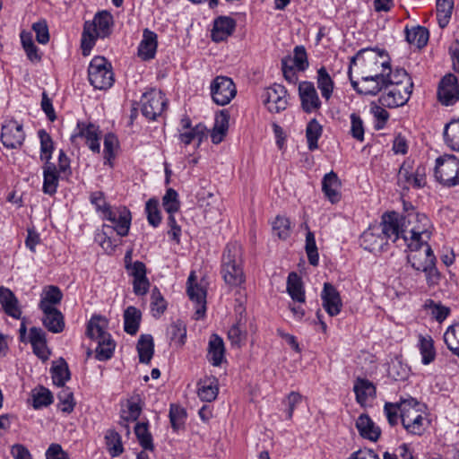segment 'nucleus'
Wrapping results in <instances>:
<instances>
[{
  "label": "nucleus",
  "mask_w": 459,
  "mask_h": 459,
  "mask_svg": "<svg viewBox=\"0 0 459 459\" xmlns=\"http://www.w3.org/2000/svg\"><path fill=\"white\" fill-rule=\"evenodd\" d=\"M418 415H424L421 411V404L412 397L402 399L401 421L413 419Z\"/></svg>",
  "instance_id": "3c124183"
},
{
  "label": "nucleus",
  "mask_w": 459,
  "mask_h": 459,
  "mask_svg": "<svg viewBox=\"0 0 459 459\" xmlns=\"http://www.w3.org/2000/svg\"><path fill=\"white\" fill-rule=\"evenodd\" d=\"M305 250L307 255L308 263L316 266L319 263L318 249L316 243V238L314 232L307 230L306 234Z\"/></svg>",
  "instance_id": "4d7b16f0"
},
{
  "label": "nucleus",
  "mask_w": 459,
  "mask_h": 459,
  "mask_svg": "<svg viewBox=\"0 0 459 459\" xmlns=\"http://www.w3.org/2000/svg\"><path fill=\"white\" fill-rule=\"evenodd\" d=\"M157 34L149 30L144 29L143 39L138 46V56L143 60H150L155 56L158 47Z\"/></svg>",
  "instance_id": "a878e982"
},
{
  "label": "nucleus",
  "mask_w": 459,
  "mask_h": 459,
  "mask_svg": "<svg viewBox=\"0 0 459 459\" xmlns=\"http://www.w3.org/2000/svg\"><path fill=\"white\" fill-rule=\"evenodd\" d=\"M437 98L442 105L453 106L459 100L458 80L455 75H445L438 85Z\"/></svg>",
  "instance_id": "2eb2a0df"
},
{
  "label": "nucleus",
  "mask_w": 459,
  "mask_h": 459,
  "mask_svg": "<svg viewBox=\"0 0 459 459\" xmlns=\"http://www.w3.org/2000/svg\"><path fill=\"white\" fill-rule=\"evenodd\" d=\"M401 423L408 434L422 436L429 428V420L426 415H418L411 420H403Z\"/></svg>",
  "instance_id": "ea45409f"
},
{
  "label": "nucleus",
  "mask_w": 459,
  "mask_h": 459,
  "mask_svg": "<svg viewBox=\"0 0 459 459\" xmlns=\"http://www.w3.org/2000/svg\"><path fill=\"white\" fill-rule=\"evenodd\" d=\"M236 21L229 16H219L213 21L211 38L214 42L226 40L236 30Z\"/></svg>",
  "instance_id": "4be33fe9"
},
{
  "label": "nucleus",
  "mask_w": 459,
  "mask_h": 459,
  "mask_svg": "<svg viewBox=\"0 0 459 459\" xmlns=\"http://www.w3.org/2000/svg\"><path fill=\"white\" fill-rule=\"evenodd\" d=\"M405 39L411 45L416 46L418 48H422L428 43L429 33V30L420 25L413 26L411 29L406 26Z\"/></svg>",
  "instance_id": "72a5a7b5"
},
{
  "label": "nucleus",
  "mask_w": 459,
  "mask_h": 459,
  "mask_svg": "<svg viewBox=\"0 0 459 459\" xmlns=\"http://www.w3.org/2000/svg\"><path fill=\"white\" fill-rule=\"evenodd\" d=\"M62 299L63 293L57 286H46L43 289L39 307L40 310L56 309L55 306L59 304Z\"/></svg>",
  "instance_id": "473e14b6"
},
{
  "label": "nucleus",
  "mask_w": 459,
  "mask_h": 459,
  "mask_svg": "<svg viewBox=\"0 0 459 459\" xmlns=\"http://www.w3.org/2000/svg\"><path fill=\"white\" fill-rule=\"evenodd\" d=\"M316 84L322 97L328 101L333 92L334 82L325 66H321L316 72Z\"/></svg>",
  "instance_id": "c9c22d12"
},
{
  "label": "nucleus",
  "mask_w": 459,
  "mask_h": 459,
  "mask_svg": "<svg viewBox=\"0 0 459 459\" xmlns=\"http://www.w3.org/2000/svg\"><path fill=\"white\" fill-rule=\"evenodd\" d=\"M350 135L357 142L363 143L366 130L363 119L358 113L353 112L350 115Z\"/></svg>",
  "instance_id": "603ef678"
},
{
  "label": "nucleus",
  "mask_w": 459,
  "mask_h": 459,
  "mask_svg": "<svg viewBox=\"0 0 459 459\" xmlns=\"http://www.w3.org/2000/svg\"><path fill=\"white\" fill-rule=\"evenodd\" d=\"M187 295L189 299L196 303L195 319L204 317L206 311V290L196 282L195 272H191L187 279Z\"/></svg>",
  "instance_id": "dca6fc26"
},
{
  "label": "nucleus",
  "mask_w": 459,
  "mask_h": 459,
  "mask_svg": "<svg viewBox=\"0 0 459 459\" xmlns=\"http://www.w3.org/2000/svg\"><path fill=\"white\" fill-rule=\"evenodd\" d=\"M145 212L149 224L154 228L158 227L161 222L159 200L156 198L149 199L145 204Z\"/></svg>",
  "instance_id": "bf43d9fd"
},
{
  "label": "nucleus",
  "mask_w": 459,
  "mask_h": 459,
  "mask_svg": "<svg viewBox=\"0 0 459 459\" xmlns=\"http://www.w3.org/2000/svg\"><path fill=\"white\" fill-rule=\"evenodd\" d=\"M287 90L281 84L274 83L266 88L262 94L264 104L272 113H279L286 109L288 101Z\"/></svg>",
  "instance_id": "f8f14e48"
},
{
  "label": "nucleus",
  "mask_w": 459,
  "mask_h": 459,
  "mask_svg": "<svg viewBox=\"0 0 459 459\" xmlns=\"http://www.w3.org/2000/svg\"><path fill=\"white\" fill-rule=\"evenodd\" d=\"M403 220L408 225V248L417 249L428 242L431 235L429 230L430 221L424 213L410 212L403 215Z\"/></svg>",
  "instance_id": "39448f33"
},
{
  "label": "nucleus",
  "mask_w": 459,
  "mask_h": 459,
  "mask_svg": "<svg viewBox=\"0 0 459 459\" xmlns=\"http://www.w3.org/2000/svg\"><path fill=\"white\" fill-rule=\"evenodd\" d=\"M418 347L421 355V362L423 365H429L435 360L436 351L434 347V341L430 335L424 336L420 334Z\"/></svg>",
  "instance_id": "a19ab883"
},
{
  "label": "nucleus",
  "mask_w": 459,
  "mask_h": 459,
  "mask_svg": "<svg viewBox=\"0 0 459 459\" xmlns=\"http://www.w3.org/2000/svg\"><path fill=\"white\" fill-rule=\"evenodd\" d=\"M212 100L219 106L229 104L236 96L237 89L233 81L227 76H216L210 86Z\"/></svg>",
  "instance_id": "9d476101"
},
{
  "label": "nucleus",
  "mask_w": 459,
  "mask_h": 459,
  "mask_svg": "<svg viewBox=\"0 0 459 459\" xmlns=\"http://www.w3.org/2000/svg\"><path fill=\"white\" fill-rule=\"evenodd\" d=\"M167 336L175 345L183 346L186 338V325L181 320L172 322L167 328Z\"/></svg>",
  "instance_id": "c03bdc74"
},
{
  "label": "nucleus",
  "mask_w": 459,
  "mask_h": 459,
  "mask_svg": "<svg viewBox=\"0 0 459 459\" xmlns=\"http://www.w3.org/2000/svg\"><path fill=\"white\" fill-rule=\"evenodd\" d=\"M107 446H108L111 456L120 455L123 451V445L120 435L115 430H108L105 436Z\"/></svg>",
  "instance_id": "0e129e2a"
},
{
  "label": "nucleus",
  "mask_w": 459,
  "mask_h": 459,
  "mask_svg": "<svg viewBox=\"0 0 459 459\" xmlns=\"http://www.w3.org/2000/svg\"><path fill=\"white\" fill-rule=\"evenodd\" d=\"M341 186V180L334 171H330L324 176L322 179V191L332 204L340 202L342 198Z\"/></svg>",
  "instance_id": "b1692460"
},
{
  "label": "nucleus",
  "mask_w": 459,
  "mask_h": 459,
  "mask_svg": "<svg viewBox=\"0 0 459 459\" xmlns=\"http://www.w3.org/2000/svg\"><path fill=\"white\" fill-rule=\"evenodd\" d=\"M384 74V82H385V87H413V82L403 68H395L394 70L392 69L390 65V61L388 62V69Z\"/></svg>",
  "instance_id": "393cba45"
},
{
  "label": "nucleus",
  "mask_w": 459,
  "mask_h": 459,
  "mask_svg": "<svg viewBox=\"0 0 459 459\" xmlns=\"http://www.w3.org/2000/svg\"><path fill=\"white\" fill-rule=\"evenodd\" d=\"M323 307L330 316H335L340 314L342 302L336 288L330 282H325L321 292Z\"/></svg>",
  "instance_id": "6ab92c4d"
},
{
  "label": "nucleus",
  "mask_w": 459,
  "mask_h": 459,
  "mask_svg": "<svg viewBox=\"0 0 459 459\" xmlns=\"http://www.w3.org/2000/svg\"><path fill=\"white\" fill-rule=\"evenodd\" d=\"M410 368L403 364L398 358L393 359L389 365L388 375L395 381L404 380L408 377Z\"/></svg>",
  "instance_id": "680f3d73"
},
{
  "label": "nucleus",
  "mask_w": 459,
  "mask_h": 459,
  "mask_svg": "<svg viewBox=\"0 0 459 459\" xmlns=\"http://www.w3.org/2000/svg\"><path fill=\"white\" fill-rule=\"evenodd\" d=\"M287 291L293 301L299 303L305 302V290L301 278L297 273L292 272L287 279Z\"/></svg>",
  "instance_id": "4c0bfd02"
},
{
  "label": "nucleus",
  "mask_w": 459,
  "mask_h": 459,
  "mask_svg": "<svg viewBox=\"0 0 459 459\" xmlns=\"http://www.w3.org/2000/svg\"><path fill=\"white\" fill-rule=\"evenodd\" d=\"M403 215L395 212H385L382 216V221L377 226L381 229V234L385 236L387 243L391 239L399 247H408L409 241L408 225L404 222Z\"/></svg>",
  "instance_id": "20e7f679"
},
{
  "label": "nucleus",
  "mask_w": 459,
  "mask_h": 459,
  "mask_svg": "<svg viewBox=\"0 0 459 459\" xmlns=\"http://www.w3.org/2000/svg\"><path fill=\"white\" fill-rule=\"evenodd\" d=\"M198 397L204 402H212L219 393L218 379L212 376L205 377L197 383Z\"/></svg>",
  "instance_id": "7c9ffc66"
},
{
  "label": "nucleus",
  "mask_w": 459,
  "mask_h": 459,
  "mask_svg": "<svg viewBox=\"0 0 459 459\" xmlns=\"http://www.w3.org/2000/svg\"><path fill=\"white\" fill-rule=\"evenodd\" d=\"M221 276L230 287L241 286L246 280L243 271V250L238 242L229 243L221 257Z\"/></svg>",
  "instance_id": "f03ea898"
},
{
  "label": "nucleus",
  "mask_w": 459,
  "mask_h": 459,
  "mask_svg": "<svg viewBox=\"0 0 459 459\" xmlns=\"http://www.w3.org/2000/svg\"><path fill=\"white\" fill-rule=\"evenodd\" d=\"M100 316H92L87 326V335L97 341L96 359L105 361L113 356L116 344L111 335L104 330V326L100 325Z\"/></svg>",
  "instance_id": "423d86ee"
},
{
  "label": "nucleus",
  "mask_w": 459,
  "mask_h": 459,
  "mask_svg": "<svg viewBox=\"0 0 459 459\" xmlns=\"http://www.w3.org/2000/svg\"><path fill=\"white\" fill-rule=\"evenodd\" d=\"M162 206L167 213H175L180 209L178 194L173 188L167 189L162 197Z\"/></svg>",
  "instance_id": "e2e57ef3"
},
{
  "label": "nucleus",
  "mask_w": 459,
  "mask_h": 459,
  "mask_svg": "<svg viewBox=\"0 0 459 459\" xmlns=\"http://www.w3.org/2000/svg\"><path fill=\"white\" fill-rule=\"evenodd\" d=\"M167 107V99L160 91L152 89L143 94L141 99V111L149 120H156Z\"/></svg>",
  "instance_id": "1a4fd4ad"
},
{
  "label": "nucleus",
  "mask_w": 459,
  "mask_h": 459,
  "mask_svg": "<svg viewBox=\"0 0 459 459\" xmlns=\"http://www.w3.org/2000/svg\"><path fill=\"white\" fill-rule=\"evenodd\" d=\"M38 136L40 141V154L39 159L45 163H52V154L55 150L54 142L50 134L45 130L40 129L38 131Z\"/></svg>",
  "instance_id": "37998d69"
},
{
  "label": "nucleus",
  "mask_w": 459,
  "mask_h": 459,
  "mask_svg": "<svg viewBox=\"0 0 459 459\" xmlns=\"http://www.w3.org/2000/svg\"><path fill=\"white\" fill-rule=\"evenodd\" d=\"M322 126L316 118L311 119L306 128V137L307 141V147L309 151L317 149V141L322 134Z\"/></svg>",
  "instance_id": "8fccbe9b"
},
{
  "label": "nucleus",
  "mask_w": 459,
  "mask_h": 459,
  "mask_svg": "<svg viewBox=\"0 0 459 459\" xmlns=\"http://www.w3.org/2000/svg\"><path fill=\"white\" fill-rule=\"evenodd\" d=\"M78 133L73 134L71 140L74 142L77 137H82L86 140V144L93 152H99L100 145V127L92 123H77Z\"/></svg>",
  "instance_id": "aec40b11"
},
{
  "label": "nucleus",
  "mask_w": 459,
  "mask_h": 459,
  "mask_svg": "<svg viewBox=\"0 0 459 459\" xmlns=\"http://www.w3.org/2000/svg\"><path fill=\"white\" fill-rule=\"evenodd\" d=\"M381 229L377 226L370 227L360 236V245L364 249L370 252L385 251L387 242L385 236L381 234Z\"/></svg>",
  "instance_id": "412c9836"
},
{
  "label": "nucleus",
  "mask_w": 459,
  "mask_h": 459,
  "mask_svg": "<svg viewBox=\"0 0 459 459\" xmlns=\"http://www.w3.org/2000/svg\"><path fill=\"white\" fill-rule=\"evenodd\" d=\"M447 349L459 358V322L450 325L444 333Z\"/></svg>",
  "instance_id": "09e8293b"
},
{
  "label": "nucleus",
  "mask_w": 459,
  "mask_h": 459,
  "mask_svg": "<svg viewBox=\"0 0 459 459\" xmlns=\"http://www.w3.org/2000/svg\"><path fill=\"white\" fill-rule=\"evenodd\" d=\"M409 249L411 253L408 255L407 260L408 263L411 264V267L416 271L420 272L424 269L428 262L436 261V256L428 242H425L424 245H420L417 249Z\"/></svg>",
  "instance_id": "5701e85b"
},
{
  "label": "nucleus",
  "mask_w": 459,
  "mask_h": 459,
  "mask_svg": "<svg viewBox=\"0 0 459 459\" xmlns=\"http://www.w3.org/2000/svg\"><path fill=\"white\" fill-rule=\"evenodd\" d=\"M388 54L384 49L378 48H362L351 58L348 76L352 74V68L356 67L360 76L383 74L388 69Z\"/></svg>",
  "instance_id": "f257e3e1"
},
{
  "label": "nucleus",
  "mask_w": 459,
  "mask_h": 459,
  "mask_svg": "<svg viewBox=\"0 0 459 459\" xmlns=\"http://www.w3.org/2000/svg\"><path fill=\"white\" fill-rule=\"evenodd\" d=\"M298 90L301 108L305 113L309 114L320 109L322 102L312 82H300Z\"/></svg>",
  "instance_id": "4468645a"
},
{
  "label": "nucleus",
  "mask_w": 459,
  "mask_h": 459,
  "mask_svg": "<svg viewBox=\"0 0 459 459\" xmlns=\"http://www.w3.org/2000/svg\"><path fill=\"white\" fill-rule=\"evenodd\" d=\"M435 178L444 186L459 185V159L453 154H445L436 160Z\"/></svg>",
  "instance_id": "6e6552de"
},
{
  "label": "nucleus",
  "mask_w": 459,
  "mask_h": 459,
  "mask_svg": "<svg viewBox=\"0 0 459 459\" xmlns=\"http://www.w3.org/2000/svg\"><path fill=\"white\" fill-rule=\"evenodd\" d=\"M354 91L360 95L376 96L385 89L384 74H379L377 77L373 74L361 76V85L353 80L352 75L349 77Z\"/></svg>",
  "instance_id": "f3484780"
},
{
  "label": "nucleus",
  "mask_w": 459,
  "mask_h": 459,
  "mask_svg": "<svg viewBox=\"0 0 459 459\" xmlns=\"http://www.w3.org/2000/svg\"><path fill=\"white\" fill-rule=\"evenodd\" d=\"M114 19L108 11H101L95 14L92 22H85L82 33L81 48L84 56L90 55L98 38L105 39L112 32Z\"/></svg>",
  "instance_id": "7ed1b4c3"
},
{
  "label": "nucleus",
  "mask_w": 459,
  "mask_h": 459,
  "mask_svg": "<svg viewBox=\"0 0 459 459\" xmlns=\"http://www.w3.org/2000/svg\"><path fill=\"white\" fill-rule=\"evenodd\" d=\"M25 139L22 125L15 120H9L2 126L1 141L8 149L21 146Z\"/></svg>",
  "instance_id": "a211bd4d"
},
{
  "label": "nucleus",
  "mask_w": 459,
  "mask_h": 459,
  "mask_svg": "<svg viewBox=\"0 0 459 459\" xmlns=\"http://www.w3.org/2000/svg\"><path fill=\"white\" fill-rule=\"evenodd\" d=\"M444 139L452 150L459 152V118L446 125Z\"/></svg>",
  "instance_id": "de8ad7c7"
},
{
  "label": "nucleus",
  "mask_w": 459,
  "mask_h": 459,
  "mask_svg": "<svg viewBox=\"0 0 459 459\" xmlns=\"http://www.w3.org/2000/svg\"><path fill=\"white\" fill-rule=\"evenodd\" d=\"M0 304L9 316L14 319L21 318L22 310L17 298L11 290L4 286L0 287Z\"/></svg>",
  "instance_id": "bb28decb"
},
{
  "label": "nucleus",
  "mask_w": 459,
  "mask_h": 459,
  "mask_svg": "<svg viewBox=\"0 0 459 459\" xmlns=\"http://www.w3.org/2000/svg\"><path fill=\"white\" fill-rule=\"evenodd\" d=\"M247 338V331L244 324L239 319L228 331V339L232 346L241 347Z\"/></svg>",
  "instance_id": "6e6d98bb"
},
{
  "label": "nucleus",
  "mask_w": 459,
  "mask_h": 459,
  "mask_svg": "<svg viewBox=\"0 0 459 459\" xmlns=\"http://www.w3.org/2000/svg\"><path fill=\"white\" fill-rule=\"evenodd\" d=\"M134 434L137 437L140 446L144 450H154L153 439L151 432L149 431L148 421L136 423L134 427Z\"/></svg>",
  "instance_id": "49530a36"
},
{
  "label": "nucleus",
  "mask_w": 459,
  "mask_h": 459,
  "mask_svg": "<svg viewBox=\"0 0 459 459\" xmlns=\"http://www.w3.org/2000/svg\"><path fill=\"white\" fill-rule=\"evenodd\" d=\"M136 350L141 363H150L154 353V342L151 334H142L137 342Z\"/></svg>",
  "instance_id": "58836bf2"
},
{
  "label": "nucleus",
  "mask_w": 459,
  "mask_h": 459,
  "mask_svg": "<svg viewBox=\"0 0 459 459\" xmlns=\"http://www.w3.org/2000/svg\"><path fill=\"white\" fill-rule=\"evenodd\" d=\"M58 408L65 413H71L76 404L74 394L67 386H61V390L57 394Z\"/></svg>",
  "instance_id": "5fc2aeb1"
},
{
  "label": "nucleus",
  "mask_w": 459,
  "mask_h": 459,
  "mask_svg": "<svg viewBox=\"0 0 459 459\" xmlns=\"http://www.w3.org/2000/svg\"><path fill=\"white\" fill-rule=\"evenodd\" d=\"M186 411L184 408L171 404L169 409V420L171 423V427L175 431L180 429L186 421Z\"/></svg>",
  "instance_id": "69168bd1"
},
{
  "label": "nucleus",
  "mask_w": 459,
  "mask_h": 459,
  "mask_svg": "<svg viewBox=\"0 0 459 459\" xmlns=\"http://www.w3.org/2000/svg\"><path fill=\"white\" fill-rule=\"evenodd\" d=\"M151 308L155 317H160L167 309V301L156 286L152 290Z\"/></svg>",
  "instance_id": "13d9d810"
},
{
  "label": "nucleus",
  "mask_w": 459,
  "mask_h": 459,
  "mask_svg": "<svg viewBox=\"0 0 459 459\" xmlns=\"http://www.w3.org/2000/svg\"><path fill=\"white\" fill-rule=\"evenodd\" d=\"M32 398L34 409L47 407L53 403L52 393L43 386L39 391L33 393Z\"/></svg>",
  "instance_id": "774afa93"
},
{
  "label": "nucleus",
  "mask_w": 459,
  "mask_h": 459,
  "mask_svg": "<svg viewBox=\"0 0 459 459\" xmlns=\"http://www.w3.org/2000/svg\"><path fill=\"white\" fill-rule=\"evenodd\" d=\"M413 179L414 172L412 170V162L406 160L401 165L397 175L398 185L403 190H409L410 187H414Z\"/></svg>",
  "instance_id": "a18cd8bd"
},
{
  "label": "nucleus",
  "mask_w": 459,
  "mask_h": 459,
  "mask_svg": "<svg viewBox=\"0 0 459 459\" xmlns=\"http://www.w3.org/2000/svg\"><path fill=\"white\" fill-rule=\"evenodd\" d=\"M205 126L200 123L190 130L181 133L179 134V139L186 145L190 144L195 139H197L200 143L205 136Z\"/></svg>",
  "instance_id": "338daca9"
},
{
  "label": "nucleus",
  "mask_w": 459,
  "mask_h": 459,
  "mask_svg": "<svg viewBox=\"0 0 459 459\" xmlns=\"http://www.w3.org/2000/svg\"><path fill=\"white\" fill-rule=\"evenodd\" d=\"M141 319V311L134 306H129L124 312L125 332L130 335H135L139 330Z\"/></svg>",
  "instance_id": "f704fd0d"
},
{
  "label": "nucleus",
  "mask_w": 459,
  "mask_h": 459,
  "mask_svg": "<svg viewBox=\"0 0 459 459\" xmlns=\"http://www.w3.org/2000/svg\"><path fill=\"white\" fill-rule=\"evenodd\" d=\"M384 412L391 427H394L401 421L402 399L399 403L386 402L384 405Z\"/></svg>",
  "instance_id": "052dcab7"
},
{
  "label": "nucleus",
  "mask_w": 459,
  "mask_h": 459,
  "mask_svg": "<svg viewBox=\"0 0 459 459\" xmlns=\"http://www.w3.org/2000/svg\"><path fill=\"white\" fill-rule=\"evenodd\" d=\"M43 313L42 324L53 333H59L65 329V318L57 308L41 310Z\"/></svg>",
  "instance_id": "2f4dec72"
},
{
  "label": "nucleus",
  "mask_w": 459,
  "mask_h": 459,
  "mask_svg": "<svg viewBox=\"0 0 459 459\" xmlns=\"http://www.w3.org/2000/svg\"><path fill=\"white\" fill-rule=\"evenodd\" d=\"M88 79L95 89H109L114 83L111 64L103 56L93 57L88 67Z\"/></svg>",
  "instance_id": "0eeeda50"
},
{
  "label": "nucleus",
  "mask_w": 459,
  "mask_h": 459,
  "mask_svg": "<svg viewBox=\"0 0 459 459\" xmlns=\"http://www.w3.org/2000/svg\"><path fill=\"white\" fill-rule=\"evenodd\" d=\"M353 390L356 394V401L361 405H363L368 398H373L376 395V387L368 379L358 378L354 384Z\"/></svg>",
  "instance_id": "e433bc0d"
},
{
  "label": "nucleus",
  "mask_w": 459,
  "mask_h": 459,
  "mask_svg": "<svg viewBox=\"0 0 459 459\" xmlns=\"http://www.w3.org/2000/svg\"><path fill=\"white\" fill-rule=\"evenodd\" d=\"M356 428L359 435L363 438L370 441H377L380 435L381 429L368 414H361L356 420Z\"/></svg>",
  "instance_id": "c756f323"
},
{
  "label": "nucleus",
  "mask_w": 459,
  "mask_h": 459,
  "mask_svg": "<svg viewBox=\"0 0 459 459\" xmlns=\"http://www.w3.org/2000/svg\"><path fill=\"white\" fill-rule=\"evenodd\" d=\"M50 371L53 383L59 387L65 386V382L70 379L71 374L68 365L63 358L52 365Z\"/></svg>",
  "instance_id": "79ce46f5"
},
{
  "label": "nucleus",
  "mask_w": 459,
  "mask_h": 459,
  "mask_svg": "<svg viewBox=\"0 0 459 459\" xmlns=\"http://www.w3.org/2000/svg\"><path fill=\"white\" fill-rule=\"evenodd\" d=\"M283 59H290V65H292L299 71H305L308 65V59L306 48L304 46H296L293 50V56H286Z\"/></svg>",
  "instance_id": "864d4df0"
},
{
  "label": "nucleus",
  "mask_w": 459,
  "mask_h": 459,
  "mask_svg": "<svg viewBox=\"0 0 459 459\" xmlns=\"http://www.w3.org/2000/svg\"><path fill=\"white\" fill-rule=\"evenodd\" d=\"M102 219L107 220L112 223L111 226L104 224L102 226L103 230L105 229H110L115 230L120 237H126L128 235L132 216L130 211L126 207L120 206L115 210L111 208L107 212Z\"/></svg>",
  "instance_id": "9b49d317"
},
{
  "label": "nucleus",
  "mask_w": 459,
  "mask_h": 459,
  "mask_svg": "<svg viewBox=\"0 0 459 459\" xmlns=\"http://www.w3.org/2000/svg\"><path fill=\"white\" fill-rule=\"evenodd\" d=\"M413 87H385L378 101L383 107L394 108L405 105L411 98Z\"/></svg>",
  "instance_id": "ddd939ff"
},
{
  "label": "nucleus",
  "mask_w": 459,
  "mask_h": 459,
  "mask_svg": "<svg viewBox=\"0 0 459 459\" xmlns=\"http://www.w3.org/2000/svg\"><path fill=\"white\" fill-rule=\"evenodd\" d=\"M43 169V186L42 190L45 194L53 195L56 193L58 181L61 173L57 171L55 163H45Z\"/></svg>",
  "instance_id": "c85d7f7f"
},
{
  "label": "nucleus",
  "mask_w": 459,
  "mask_h": 459,
  "mask_svg": "<svg viewBox=\"0 0 459 459\" xmlns=\"http://www.w3.org/2000/svg\"><path fill=\"white\" fill-rule=\"evenodd\" d=\"M207 351L208 361L214 367L221 366L225 358V346L222 338L212 333L209 340Z\"/></svg>",
  "instance_id": "cd10ccee"
}]
</instances>
